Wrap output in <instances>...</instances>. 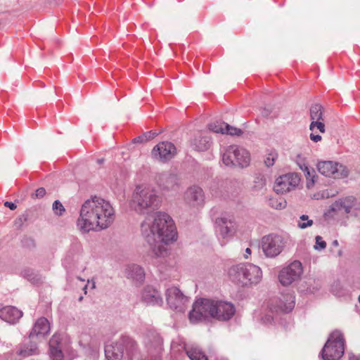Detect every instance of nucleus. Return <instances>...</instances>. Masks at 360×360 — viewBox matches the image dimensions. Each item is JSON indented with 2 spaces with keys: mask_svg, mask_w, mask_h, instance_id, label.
Instances as JSON below:
<instances>
[{
  "mask_svg": "<svg viewBox=\"0 0 360 360\" xmlns=\"http://www.w3.org/2000/svg\"><path fill=\"white\" fill-rule=\"evenodd\" d=\"M225 122H214L209 124V129L215 133H221L224 134V129Z\"/></svg>",
  "mask_w": 360,
  "mask_h": 360,
  "instance_id": "nucleus-39",
  "label": "nucleus"
},
{
  "mask_svg": "<svg viewBox=\"0 0 360 360\" xmlns=\"http://www.w3.org/2000/svg\"><path fill=\"white\" fill-rule=\"evenodd\" d=\"M217 231L220 236L225 238L231 236L236 231V222L233 217L224 216L216 219Z\"/></svg>",
  "mask_w": 360,
  "mask_h": 360,
  "instance_id": "nucleus-17",
  "label": "nucleus"
},
{
  "mask_svg": "<svg viewBox=\"0 0 360 360\" xmlns=\"http://www.w3.org/2000/svg\"><path fill=\"white\" fill-rule=\"evenodd\" d=\"M358 300H359V303H360V295L359 296Z\"/></svg>",
  "mask_w": 360,
  "mask_h": 360,
  "instance_id": "nucleus-57",
  "label": "nucleus"
},
{
  "mask_svg": "<svg viewBox=\"0 0 360 360\" xmlns=\"http://www.w3.org/2000/svg\"><path fill=\"white\" fill-rule=\"evenodd\" d=\"M176 147L171 142L163 141L156 145L152 150L153 158L165 162L172 159L176 154Z\"/></svg>",
  "mask_w": 360,
  "mask_h": 360,
  "instance_id": "nucleus-16",
  "label": "nucleus"
},
{
  "mask_svg": "<svg viewBox=\"0 0 360 360\" xmlns=\"http://www.w3.org/2000/svg\"><path fill=\"white\" fill-rule=\"evenodd\" d=\"M349 360H359V359L356 357L354 355H351L349 356Z\"/></svg>",
  "mask_w": 360,
  "mask_h": 360,
  "instance_id": "nucleus-51",
  "label": "nucleus"
},
{
  "mask_svg": "<svg viewBox=\"0 0 360 360\" xmlns=\"http://www.w3.org/2000/svg\"><path fill=\"white\" fill-rule=\"evenodd\" d=\"M17 354L22 357H27L37 354V345L35 340L29 338L28 342H24Z\"/></svg>",
  "mask_w": 360,
  "mask_h": 360,
  "instance_id": "nucleus-26",
  "label": "nucleus"
},
{
  "mask_svg": "<svg viewBox=\"0 0 360 360\" xmlns=\"http://www.w3.org/2000/svg\"><path fill=\"white\" fill-rule=\"evenodd\" d=\"M300 168L304 172V166H307L305 163L303 164H299Z\"/></svg>",
  "mask_w": 360,
  "mask_h": 360,
  "instance_id": "nucleus-50",
  "label": "nucleus"
},
{
  "mask_svg": "<svg viewBox=\"0 0 360 360\" xmlns=\"http://www.w3.org/2000/svg\"><path fill=\"white\" fill-rule=\"evenodd\" d=\"M125 276L135 284L140 285L145 280L144 269L137 264H129L125 269Z\"/></svg>",
  "mask_w": 360,
  "mask_h": 360,
  "instance_id": "nucleus-23",
  "label": "nucleus"
},
{
  "mask_svg": "<svg viewBox=\"0 0 360 360\" xmlns=\"http://www.w3.org/2000/svg\"><path fill=\"white\" fill-rule=\"evenodd\" d=\"M315 131H311L310 134V139L315 143H317L321 140V136L319 134H315Z\"/></svg>",
  "mask_w": 360,
  "mask_h": 360,
  "instance_id": "nucleus-45",
  "label": "nucleus"
},
{
  "mask_svg": "<svg viewBox=\"0 0 360 360\" xmlns=\"http://www.w3.org/2000/svg\"><path fill=\"white\" fill-rule=\"evenodd\" d=\"M186 354L191 360H208L207 356L198 346H192L186 349Z\"/></svg>",
  "mask_w": 360,
  "mask_h": 360,
  "instance_id": "nucleus-28",
  "label": "nucleus"
},
{
  "mask_svg": "<svg viewBox=\"0 0 360 360\" xmlns=\"http://www.w3.org/2000/svg\"><path fill=\"white\" fill-rule=\"evenodd\" d=\"M302 274V264L300 262L295 260L279 272L278 280L283 286H288L297 281Z\"/></svg>",
  "mask_w": 360,
  "mask_h": 360,
  "instance_id": "nucleus-13",
  "label": "nucleus"
},
{
  "mask_svg": "<svg viewBox=\"0 0 360 360\" xmlns=\"http://www.w3.org/2000/svg\"><path fill=\"white\" fill-rule=\"evenodd\" d=\"M160 198L156 191L146 186H137L130 202V207L141 214H148L158 209Z\"/></svg>",
  "mask_w": 360,
  "mask_h": 360,
  "instance_id": "nucleus-4",
  "label": "nucleus"
},
{
  "mask_svg": "<svg viewBox=\"0 0 360 360\" xmlns=\"http://www.w3.org/2000/svg\"><path fill=\"white\" fill-rule=\"evenodd\" d=\"M141 300L148 305L162 306L163 299L161 293L150 285L146 286L141 292Z\"/></svg>",
  "mask_w": 360,
  "mask_h": 360,
  "instance_id": "nucleus-19",
  "label": "nucleus"
},
{
  "mask_svg": "<svg viewBox=\"0 0 360 360\" xmlns=\"http://www.w3.org/2000/svg\"><path fill=\"white\" fill-rule=\"evenodd\" d=\"M22 314V311L15 307L6 306L0 309V319L11 324L16 323Z\"/></svg>",
  "mask_w": 360,
  "mask_h": 360,
  "instance_id": "nucleus-21",
  "label": "nucleus"
},
{
  "mask_svg": "<svg viewBox=\"0 0 360 360\" xmlns=\"http://www.w3.org/2000/svg\"><path fill=\"white\" fill-rule=\"evenodd\" d=\"M143 134L144 136V138L146 139V141H148L149 140L154 139L159 134V133L153 131H149Z\"/></svg>",
  "mask_w": 360,
  "mask_h": 360,
  "instance_id": "nucleus-43",
  "label": "nucleus"
},
{
  "mask_svg": "<svg viewBox=\"0 0 360 360\" xmlns=\"http://www.w3.org/2000/svg\"><path fill=\"white\" fill-rule=\"evenodd\" d=\"M86 289H87V284L83 288V290L84 292V294H86Z\"/></svg>",
  "mask_w": 360,
  "mask_h": 360,
  "instance_id": "nucleus-53",
  "label": "nucleus"
},
{
  "mask_svg": "<svg viewBox=\"0 0 360 360\" xmlns=\"http://www.w3.org/2000/svg\"><path fill=\"white\" fill-rule=\"evenodd\" d=\"M332 244H333V246H335V247H337V246H338V245H339V243H338V241L337 240H333V243H332Z\"/></svg>",
  "mask_w": 360,
  "mask_h": 360,
  "instance_id": "nucleus-49",
  "label": "nucleus"
},
{
  "mask_svg": "<svg viewBox=\"0 0 360 360\" xmlns=\"http://www.w3.org/2000/svg\"><path fill=\"white\" fill-rule=\"evenodd\" d=\"M224 134H229L231 136H233V135L240 136L243 133L241 129L233 127L228 124L227 123H226V124H224Z\"/></svg>",
  "mask_w": 360,
  "mask_h": 360,
  "instance_id": "nucleus-37",
  "label": "nucleus"
},
{
  "mask_svg": "<svg viewBox=\"0 0 360 360\" xmlns=\"http://www.w3.org/2000/svg\"><path fill=\"white\" fill-rule=\"evenodd\" d=\"M82 300H83V297H82V296H81V297H79V302H80V301H82Z\"/></svg>",
  "mask_w": 360,
  "mask_h": 360,
  "instance_id": "nucleus-55",
  "label": "nucleus"
},
{
  "mask_svg": "<svg viewBox=\"0 0 360 360\" xmlns=\"http://www.w3.org/2000/svg\"><path fill=\"white\" fill-rule=\"evenodd\" d=\"M20 276L35 285L40 284L43 282L41 275L38 271L30 267L22 269Z\"/></svg>",
  "mask_w": 360,
  "mask_h": 360,
  "instance_id": "nucleus-25",
  "label": "nucleus"
},
{
  "mask_svg": "<svg viewBox=\"0 0 360 360\" xmlns=\"http://www.w3.org/2000/svg\"><path fill=\"white\" fill-rule=\"evenodd\" d=\"M274 307L276 311L284 313L291 311L295 307V295L290 292L281 295L278 300L276 301V305Z\"/></svg>",
  "mask_w": 360,
  "mask_h": 360,
  "instance_id": "nucleus-22",
  "label": "nucleus"
},
{
  "mask_svg": "<svg viewBox=\"0 0 360 360\" xmlns=\"http://www.w3.org/2000/svg\"><path fill=\"white\" fill-rule=\"evenodd\" d=\"M251 253H252V250H251L250 248H247L245 249V254H244V255H243V256H244V257H245V259H248V257H249V255H251Z\"/></svg>",
  "mask_w": 360,
  "mask_h": 360,
  "instance_id": "nucleus-48",
  "label": "nucleus"
},
{
  "mask_svg": "<svg viewBox=\"0 0 360 360\" xmlns=\"http://www.w3.org/2000/svg\"><path fill=\"white\" fill-rule=\"evenodd\" d=\"M4 206L10 208L11 210H14L17 207L15 203L8 201L4 202Z\"/></svg>",
  "mask_w": 360,
  "mask_h": 360,
  "instance_id": "nucleus-46",
  "label": "nucleus"
},
{
  "mask_svg": "<svg viewBox=\"0 0 360 360\" xmlns=\"http://www.w3.org/2000/svg\"><path fill=\"white\" fill-rule=\"evenodd\" d=\"M316 169L322 175L333 179H344L349 175V170L346 166L331 160L318 162Z\"/></svg>",
  "mask_w": 360,
  "mask_h": 360,
  "instance_id": "nucleus-11",
  "label": "nucleus"
},
{
  "mask_svg": "<svg viewBox=\"0 0 360 360\" xmlns=\"http://www.w3.org/2000/svg\"><path fill=\"white\" fill-rule=\"evenodd\" d=\"M103 162V159H100V160H98V163H102Z\"/></svg>",
  "mask_w": 360,
  "mask_h": 360,
  "instance_id": "nucleus-54",
  "label": "nucleus"
},
{
  "mask_svg": "<svg viewBox=\"0 0 360 360\" xmlns=\"http://www.w3.org/2000/svg\"><path fill=\"white\" fill-rule=\"evenodd\" d=\"M300 177L295 173H288L279 176L274 187L277 193H285L294 189L300 183Z\"/></svg>",
  "mask_w": 360,
  "mask_h": 360,
  "instance_id": "nucleus-14",
  "label": "nucleus"
},
{
  "mask_svg": "<svg viewBox=\"0 0 360 360\" xmlns=\"http://www.w3.org/2000/svg\"><path fill=\"white\" fill-rule=\"evenodd\" d=\"M165 297L169 308L178 311L184 312L188 303V297L176 287L168 288L165 291Z\"/></svg>",
  "mask_w": 360,
  "mask_h": 360,
  "instance_id": "nucleus-12",
  "label": "nucleus"
},
{
  "mask_svg": "<svg viewBox=\"0 0 360 360\" xmlns=\"http://www.w3.org/2000/svg\"><path fill=\"white\" fill-rule=\"evenodd\" d=\"M78 279L80 280V281H84V279H82V278H80V277H78Z\"/></svg>",
  "mask_w": 360,
  "mask_h": 360,
  "instance_id": "nucleus-56",
  "label": "nucleus"
},
{
  "mask_svg": "<svg viewBox=\"0 0 360 360\" xmlns=\"http://www.w3.org/2000/svg\"><path fill=\"white\" fill-rule=\"evenodd\" d=\"M277 157L278 155L276 152L269 153L264 159L265 165L268 167L273 166Z\"/></svg>",
  "mask_w": 360,
  "mask_h": 360,
  "instance_id": "nucleus-40",
  "label": "nucleus"
},
{
  "mask_svg": "<svg viewBox=\"0 0 360 360\" xmlns=\"http://www.w3.org/2000/svg\"><path fill=\"white\" fill-rule=\"evenodd\" d=\"M141 233L156 257H165L167 255L165 245L174 242L177 238L172 219L160 212L155 214L153 221L147 218L141 224Z\"/></svg>",
  "mask_w": 360,
  "mask_h": 360,
  "instance_id": "nucleus-1",
  "label": "nucleus"
},
{
  "mask_svg": "<svg viewBox=\"0 0 360 360\" xmlns=\"http://www.w3.org/2000/svg\"><path fill=\"white\" fill-rule=\"evenodd\" d=\"M300 219L301 221H303V222L302 221H298L297 223V226L301 229H307L308 227H310L313 225L314 224V221L313 220L311 219H309V217L308 215L307 214H302L300 217Z\"/></svg>",
  "mask_w": 360,
  "mask_h": 360,
  "instance_id": "nucleus-34",
  "label": "nucleus"
},
{
  "mask_svg": "<svg viewBox=\"0 0 360 360\" xmlns=\"http://www.w3.org/2000/svg\"><path fill=\"white\" fill-rule=\"evenodd\" d=\"M338 191L333 188L326 189L320 193L314 195V198L316 199L319 198H329L334 197L338 194Z\"/></svg>",
  "mask_w": 360,
  "mask_h": 360,
  "instance_id": "nucleus-33",
  "label": "nucleus"
},
{
  "mask_svg": "<svg viewBox=\"0 0 360 360\" xmlns=\"http://www.w3.org/2000/svg\"><path fill=\"white\" fill-rule=\"evenodd\" d=\"M156 181L162 191H175L179 188V179L176 174L162 172L156 177Z\"/></svg>",
  "mask_w": 360,
  "mask_h": 360,
  "instance_id": "nucleus-18",
  "label": "nucleus"
},
{
  "mask_svg": "<svg viewBox=\"0 0 360 360\" xmlns=\"http://www.w3.org/2000/svg\"><path fill=\"white\" fill-rule=\"evenodd\" d=\"M235 312V307L231 302L201 298L193 303V309L189 312V319L191 322L208 317L226 321L231 319Z\"/></svg>",
  "mask_w": 360,
  "mask_h": 360,
  "instance_id": "nucleus-3",
  "label": "nucleus"
},
{
  "mask_svg": "<svg viewBox=\"0 0 360 360\" xmlns=\"http://www.w3.org/2000/svg\"><path fill=\"white\" fill-rule=\"evenodd\" d=\"M134 143H143L146 142V139L144 138L143 134L141 136H137L134 139Z\"/></svg>",
  "mask_w": 360,
  "mask_h": 360,
  "instance_id": "nucleus-47",
  "label": "nucleus"
},
{
  "mask_svg": "<svg viewBox=\"0 0 360 360\" xmlns=\"http://www.w3.org/2000/svg\"><path fill=\"white\" fill-rule=\"evenodd\" d=\"M309 115L311 122L323 120V107L320 104L312 105L309 110Z\"/></svg>",
  "mask_w": 360,
  "mask_h": 360,
  "instance_id": "nucleus-29",
  "label": "nucleus"
},
{
  "mask_svg": "<svg viewBox=\"0 0 360 360\" xmlns=\"http://www.w3.org/2000/svg\"><path fill=\"white\" fill-rule=\"evenodd\" d=\"M286 244L284 237L276 233H271L262 237L261 247L266 257L274 258L279 255Z\"/></svg>",
  "mask_w": 360,
  "mask_h": 360,
  "instance_id": "nucleus-9",
  "label": "nucleus"
},
{
  "mask_svg": "<svg viewBox=\"0 0 360 360\" xmlns=\"http://www.w3.org/2000/svg\"><path fill=\"white\" fill-rule=\"evenodd\" d=\"M191 146L197 151H205L211 146V139L207 136L198 134L191 141Z\"/></svg>",
  "mask_w": 360,
  "mask_h": 360,
  "instance_id": "nucleus-24",
  "label": "nucleus"
},
{
  "mask_svg": "<svg viewBox=\"0 0 360 360\" xmlns=\"http://www.w3.org/2000/svg\"><path fill=\"white\" fill-rule=\"evenodd\" d=\"M344 340L340 331H333L325 344L321 355L324 360H338L344 354Z\"/></svg>",
  "mask_w": 360,
  "mask_h": 360,
  "instance_id": "nucleus-8",
  "label": "nucleus"
},
{
  "mask_svg": "<svg viewBox=\"0 0 360 360\" xmlns=\"http://www.w3.org/2000/svg\"><path fill=\"white\" fill-rule=\"evenodd\" d=\"M340 211L354 217H360V204L353 195L339 198L330 206L328 213Z\"/></svg>",
  "mask_w": 360,
  "mask_h": 360,
  "instance_id": "nucleus-10",
  "label": "nucleus"
},
{
  "mask_svg": "<svg viewBox=\"0 0 360 360\" xmlns=\"http://www.w3.org/2000/svg\"><path fill=\"white\" fill-rule=\"evenodd\" d=\"M184 200L190 207H200L205 204V193L200 187L192 186L185 191Z\"/></svg>",
  "mask_w": 360,
  "mask_h": 360,
  "instance_id": "nucleus-15",
  "label": "nucleus"
},
{
  "mask_svg": "<svg viewBox=\"0 0 360 360\" xmlns=\"http://www.w3.org/2000/svg\"><path fill=\"white\" fill-rule=\"evenodd\" d=\"M115 220V210L109 201L94 196L82 205L77 226L84 233L108 228Z\"/></svg>",
  "mask_w": 360,
  "mask_h": 360,
  "instance_id": "nucleus-2",
  "label": "nucleus"
},
{
  "mask_svg": "<svg viewBox=\"0 0 360 360\" xmlns=\"http://www.w3.org/2000/svg\"><path fill=\"white\" fill-rule=\"evenodd\" d=\"M323 120L311 121L309 125V129L311 131H316V129L321 133H324L326 131L325 124Z\"/></svg>",
  "mask_w": 360,
  "mask_h": 360,
  "instance_id": "nucleus-35",
  "label": "nucleus"
},
{
  "mask_svg": "<svg viewBox=\"0 0 360 360\" xmlns=\"http://www.w3.org/2000/svg\"><path fill=\"white\" fill-rule=\"evenodd\" d=\"M222 161L226 166L246 167L250 164V155L245 148L236 145H231L225 149L222 155Z\"/></svg>",
  "mask_w": 360,
  "mask_h": 360,
  "instance_id": "nucleus-7",
  "label": "nucleus"
},
{
  "mask_svg": "<svg viewBox=\"0 0 360 360\" xmlns=\"http://www.w3.org/2000/svg\"><path fill=\"white\" fill-rule=\"evenodd\" d=\"M53 210L57 215L60 216L65 212V208L59 200H55L53 203Z\"/></svg>",
  "mask_w": 360,
  "mask_h": 360,
  "instance_id": "nucleus-41",
  "label": "nucleus"
},
{
  "mask_svg": "<svg viewBox=\"0 0 360 360\" xmlns=\"http://www.w3.org/2000/svg\"><path fill=\"white\" fill-rule=\"evenodd\" d=\"M29 220V214L25 212L20 215L14 221V225L16 228L20 229L23 224Z\"/></svg>",
  "mask_w": 360,
  "mask_h": 360,
  "instance_id": "nucleus-38",
  "label": "nucleus"
},
{
  "mask_svg": "<svg viewBox=\"0 0 360 360\" xmlns=\"http://www.w3.org/2000/svg\"><path fill=\"white\" fill-rule=\"evenodd\" d=\"M230 279L243 286L257 284L262 278L261 269L252 264H239L229 270Z\"/></svg>",
  "mask_w": 360,
  "mask_h": 360,
  "instance_id": "nucleus-6",
  "label": "nucleus"
},
{
  "mask_svg": "<svg viewBox=\"0 0 360 360\" xmlns=\"http://www.w3.org/2000/svg\"><path fill=\"white\" fill-rule=\"evenodd\" d=\"M46 194V190L44 188H39L36 190L35 191V193H34V196L36 198H42ZM34 195V194L32 195V196Z\"/></svg>",
  "mask_w": 360,
  "mask_h": 360,
  "instance_id": "nucleus-44",
  "label": "nucleus"
},
{
  "mask_svg": "<svg viewBox=\"0 0 360 360\" xmlns=\"http://www.w3.org/2000/svg\"><path fill=\"white\" fill-rule=\"evenodd\" d=\"M50 324L47 319L41 317L35 322L31 332L30 333L29 338L31 340L39 339L44 338L49 333Z\"/></svg>",
  "mask_w": 360,
  "mask_h": 360,
  "instance_id": "nucleus-20",
  "label": "nucleus"
},
{
  "mask_svg": "<svg viewBox=\"0 0 360 360\" xmlns=\"http://www.w3.org/2000/svg\"><path fill=\"white\" fill-rule=\"evenodd\" d=\"M124 352L131 360H143L136 341L129 336H122L105 347V354L108 360H121Z\"/></svg>",
  "mask_w": 360,
  "mask_h": 360,
  "instance_id": "nucleus-5",
  "label": "nucleus"
},
{
  "mask_svg": "<svg viewBox=\"0 0 360 360\" xmlns=\"http://www.w3.org/2000/svg\"><path fill=\"white\" fill-rule=\"evenodd\" d=\"M58 338L53 335L49 341L50 357L51 360H63V354L60 348H59Z\"/></svg>",
  "mask_w": 360,
  "mask_h": 360,
  "instance_id": "nucleus-27",
  "label": "nucleus"
},
{
  "mask_svg": "<svg viewBox=\"0 0 360 360\" xmlns=\"http://www.w3.org/2000/svg\"><path fill=\"white\" fill-rule=\"evenodd\" d=\"M304 172L305 174V176L307 179H311V183L308 182L307 184V186L308 188L310 187L311 184H314L315 182V179L317 178V176L315 174V171L314 169H310L308 166H304Z\"/></svg>",
  "mask_w": 360,
  "mask_h": 360,
  "instance_id": "nucleus-36",
  "label": "nucleus"
},
{
  "mask_svg": "<svg viewBox=\"0 0 360 360\" xmlns=\"http://www.w3.org/2000/svg\"><path fill=\"white\" fill-rule=\"evenodd\" d=\"M91 288L92 289H94L96 288V283H95V281L94 280H91Z\"/></svg>",
  "mask_w": 360,
  "mask_h": 360,
  "instance_id": "nucleus-52",
  "label": "nucleus"
},
{
  "mask_svg": "<svg viewBox=\"0 0 360 360\" xmlns=\"http://www.w3.org/2000/svg\"><path fill=\"white\" fill-rule=\"evenodd\" d=\"M150 335L153 338V340H150L148 336L146 341V345H150V347H154L155 349L160 348L162 342L161 338L156 333H151Z\"/></svg>",
  "mask_w": 360,
  "mask_h": 360,
  "instance_id": "nucleus-31",
  "label": "nucleus"
},
{
  "mask_svg": "<svg viewBox=\"0 0 360 360\" xmlns=\"http://www.w3.org/2000/svg\"><path fill=\"white\" fill-rule=\"evenodd\" d=\"M268 205L276 210L284 209L286 206V202L281 198H271L269 199Z\"/></svg>",
  "mask_w": 360,
  "mask_h": 360,
  "instance_id": "nucleus-32",
  "label": "nucleus"
},
{
  "mask_svg": "<svg viewBox=\"0 0 360 360\" xmlns=\"http://www.w3.org/2000/svg\"><path fill=\"white\" fill-rule=\"evenodd\" d=\"M266 180L264 175H257L253 181L252 186V191L254 192H258L262 191L266 186Z\"/></svg>",
  "mask_w": 360,
  "mask_h": 360,
  "instance_id": "nucleus-30",
  "label": "nucleus"
},
{
  "mask_svg": "<svg viewBox=\"0 0 360 360\" xmlns=\"http://www.w3.org/2000/svg\"><path fill=\"white\" fill-rule=\"evenodd\" d=\"M315 245L314 249L316 250H321L326 248V243L323 240L322 237L320 236H317L315 238Z\"/></svg>",
  "mask_w": 360,
  "mask_h": 360,
  "instance_id": "nucleus-42",
  "label": "nucleus"
}]
</instances>
